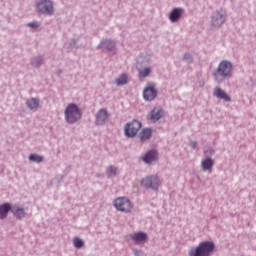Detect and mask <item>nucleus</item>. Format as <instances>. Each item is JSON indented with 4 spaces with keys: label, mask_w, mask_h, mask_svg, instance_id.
I'll list each match as a JSON object with an SVG mask.
<instances>
[{
    "label": "nucleus",
    "mask_w": 256,
    "mask_h": 256,
    "mask_svg": "<svg viewBox=\"0 0 256 256\" xmlns=\"http://www.w3.org/2000/svg\"><path fill=\"white\" fill-rule=\"evenodd\" d=\"M190 147L191 149H197L198 147L197 141H190Z\"/></svg>",
    "instance_id": "nucleus-32"
},
{
    "label": "nucleus",
    "mask_w": 256,
    "mask_h": 256,
    "mask_svg": "<svg viewBox=\"0 0 256 256\" xmlns=\"http://www.w3.org/2000/svg\"><path fill=\"white\" fill-rule=\"evenodd\" d=\"M159 159V152L155 149L147 151L141 158L146 165H153Z\"/></svg>",
    "instance_id": "nucleus-10"
},
{
    "label": "nucleus",
    "mask_w": 256,
    "mask_h": 256,
    "mask_svg": "<svg viewBox=\"0 0 256 256\" xmlns=\"http://www.w3.org/2000/svg\"><path fill=\"white\" fill-rule=\"evenodd\" d=\"M27 27H30V29H39L40 24L37 21H32L27 23Z\"/></svg>",
    "instance_id": "nucleus-29"
},
{
    "label": "nucleus",
    "mask_w": 256,
    "mask_h": 256,
    "mask_svg": "<svg viewBox=\"0 0 256 256\" xmlns=\"http://www.w3.org/2000/svg\"><path fill=\"white\" fill-rule=\"evenodd\" d=\"M64 117L66 123L74 125V123H77V121H80L81 117H83V112H81V109L77 104L70 103L64 110Z\"/></svg>",
    "instance_id": "nucleus-2"
},
{
    "label": "nucleus",
    "mask_w": 256,
    "mask_h": 256,
    "mask_svg": "<svg viewBox=\"0 0 256 256\" xmlns=\"http://www.w3.org/2000/svg\"><path fill=\"white\" fill-rule=\"evenodd\" d=\"M212 77L217 85L229 81L233 78V63L229 60H221L212 71Z\"/></svg>",
    "instance_id": "nucleus-1"
},
{
    "label": "nucleus",
    "mask_w": 256,
    "mask_h": 256,
    "mask_svg": "<svg viewBox=\"0 0 256 256\" xmlns=\"http://www.w3.org/2000/svg\"><path fill=\"white\" fill-rule=\"evenodd\" d=\"M26 106L30 111H35L39 107V98H30L26 101Z\"/></svg>",
    "instance_id": "nucleus-21"
},
{
    "label": "nucleus",
    "mask_w": 256,
    "mask_h": 256,
    "mask_svg": "<svg viewBox=\"0 0 256 256\" xmlns=\"http://www.w3.org/2000/svg\"><path fill=\"white\" fill-rule=\"evenodd\" d=\"M143 98L145 101H155L157 99V89L154 86H148L143 90Z\"/></svg>",
    "instance_id": "nucleus-13"
},
{
    "label": "nucleus",
    "mask_w": 256,
    "mask_h": 256,
    "mask_svg": "<svg viewBox=\"0 0 256 256\" xmlns=\"http://www.w3.org/2000/svg\"><path fill=\"white\" fill-rule=\"evenodd\" d=\"M79 43V39L77 38H72L69 43H68V47L70 49H79V47H85L84 44L81 45H77Z\"/></svg>",
    "instance_id": "nucleus-24"
},
{
    "label": "nucleus",
    "mask_w": 256,
    "mask_h": 256,
    "mask_svg": "<svg viewBox=\"0 0 256 256\" xmlns=\"http://www.w3.org/2000/svg\"><path fill=\"white\" fill-rule=\"evenodd\" d=\"M98 49H101L104 53H115V41L111 39H104L98 45Z\"/></svg>",
    "instance_id": "nucleus-9"
},
{
    "label": "nucleus",
    "mask_w": 256,
    "mask_h": 256,
    "mask_svg": "<svg viewBox=\"0 0 256 256\" xmlns=\"http://www.w3.org/2000/svg\"><path fill=\"white\" fill-rule=\"evenodd\" d=\"M204 153L206 155H215V149H213L211 146H208L204 149Z\"/></svg>",
    "instance_id": "nucleus-31"
},
{
    "label": "nucleus",
    "mask_w": 256,
    "mask_h": 256,
    "mask_svg": "<svg viewBox=\"0 0 256 256\" xmlns=\"http://www.w3.org/2000/svg\"><path fill=\"white\" fill-rule=\"evenodd\" d=\"M140 79H145V77H149L151 75V68L146 67L143 69L138 70Z\"/></svg>",
    "instance_id": "nucleus-25"
},
{
    "label": "nucleus",
    "mask_w": 256,
    "mask_h": 256,
    "mask_svg": "<svg viewBox=\"0 0 256 256\" xmlns=\"http://www.w3.org/2000/svg\"><path fill=\"white\" fill-rule=\"evenodd\" d=\"M215 251V243L211 241H202L196 248L189 250V256H211Z\"/></svg>",
    "instance_id": "nucleus-3"
},
{
    "label": "nucleus",
    "mask_w": 256,
    "mask_h": 256,
    "mask_svg": "<svg viewBox=\"0 0 256 256\" xmlns=\"http://www.w3.org/2000/svg\"><path fill=\"white\" fill-rule=\"evenodd\" d=\"M11 213L19 221H21V219H25V216L27 215L25 208L19 207L17 205L12 206Z\"/></svg>",
    "instance_id": "nucleus-15"
},
{
    "label": "nucleus",
    "mask_w": 256,
    "mask_h": 256,
    "mask_svg": "<svg viewBox=\"0 0 256 256\" xmlns=\"http://www.w3.org/2000/svg\"><path fill=\"white\" fill-rule=\"evenodd\" d=\"M183 59L186 63H193V55L189 53L184 54Z\"/></svg>",
    "instance_id": "nucleus-30"
},
{
    "label": "nucleus",
    "mask_w": 256,
    "mask_h": 256,
    "mask_svg": "<svg viewBox=\"0 0 256 256\" xmlns=\"http://www.w3.org/2000/svg\"><path fill=\"white\" fill-rule=\"evenodd\" d=\"M163 115H165V111L163 110V108L155 107L149 112L148 120L151 121V123H157L159 119L163 118Z\"/></svg>",
    "instance_id": "nucleus-12"
},
{
    "label": "nucleus",
    "mask_w": 256,
    "mask_h": 256,
    "mask_svg": "<svg viewBox=\"0 0 256 256\" xmlns=\"http://www.w3.org/2000/svg\"><path fill=\"white\" fill-rule=\"evenodd\" d=\"M42 64H43V56L42 55L35 56L31 59V65L33 67H41Z\"/></svg>",
    "instance_id": "nucleus-22"
},
{
    "label": "nucleus",
    "mask_w": 256,
    "mask_h": 256,
    "mask_svg": "<svg viewBox=\"0 0 256 256\" xmlns=\"http://www.w3.org/2000/svg\"><path fill=\"white\" fill-rule=\"evenodd\" d=\"M213 95L214 97H217V99H222V101H231V97L227 95V93L219 87L214 88Z\"/></svg>",
    "instance_id": "nucleus-16"
},
{
    "label": "nucleus",
    "mask_w": 256,
    "mask_h": 256,
    "mask_svg": "<svg viewBox=\"0 0 256 256\" xmlns=\"http://www.w3.org/2000/svg\"><path fill=\"white\" fill-rule=\"evenodd\" d=\"M213 159L211 157H206L201 161V169L202 171H210V169H213Z\"/></svg>",
    "instance_id": "nucleus-20"
},
{
    "label": "nucleus",
    "mask_w": 256,
    "mask_h": 256,
    "mask_svg": "<svg viewBox=\"0 0 256 256\" xmlns=\"http://www.w3.org/2000/svg\"><path fill=\"white\" fill-rule=\"evenodd\" d=\"M35 7L39 15H48V17H51L55 11L51 0H38L35 3Z\"/></svg>",
    "instance_id": "nucleus-4"
},
{
    "label": "nucleus",
    "mask_w": 256,
    "mask_h": 256,
    "mask_svg": "<svg viewBox=\"0 0 256 256\" xmlns=\"http://www.w3.org/2000/svg\"><path fill=\"white\" fill-rule=\"evenodd\" d=\"M116 85H118V86L127 85V74H121V75L116 79Z\"/></svg>",
    "instance_id": "nucleus-27"
},
{
    "label": "nucleus",
    "mask_w": 256,
    "mask_h": 256,
    "mask_svg": "<svg viewBox=\"0 0 256 256\" xmlns=\"http://www.w3.org/2000/svg\"><path fill=\"white\" fill-rule=\"evenodd\" d=\"M152 135H153V130L151 128H143L139 133V139L140 141H147L151 139Z\"/></svg>",
    "instance_id": "nucleus-19"
},
{
    "label": "nucleus",
    "mask_w": 256,
    "mask_h": 256,
    "mask_svg": "<svg viewBox=\"0 0 256 256\" xmlns=\"http://www.w3.org/2000/svg\"><path fill=\"white\" fill-rule=\"evenodd\" d=\"M227 21V16L223 10H216L211 15V27L219 28Z\"/></svg>",
    "instance_id": "nucleus-7"
},
{
    "label": "nucleus",
    "mask_w": 256,
    "mask_h": 256,
    "mask_svg": "<svg viewBox=\"0 0 256 256\" xmlns=\"http://www.w3.org/2000/svg\"><path fill=\"white\" fill-rule=\"evenodd\" d=\"M13 209V206L9 203H4L0 205V220L7 219V215H9V211Z\"/></svg>",
    "instance_id": "nucleus-18"
},
{
    "label": "nucleus",
    "mask_w": 256,
    "mask_h": 256,
    "mask_svg": "<svg viewBox=\"0 0 256 256\" xmlns=\"http://www.w3.org/2000/svg\"><path fill=\"white\" fill-rule=\"evenodd\" d=\"M114 207L117 211H121V213H131L133 203L127 197H119L114 200Z\"/></svg>",
    "instance_id": "nucleus-6"
},
{
    "label": "nucleus",
    "mask_w": 256,
    "mask_h": 256,
    "mask_svg": "<svg viewBox=\"0 0 256 256\" xmlns=\"http://www.w3.org/2000/svg\"><path fill=\"white\" fill-rule=\"evenodd\" d=\"M107 177L111 179V177L117 176V167L110 165L106 168Z\"/></svg>",
    "instance_id": "nucleus-23"
},
{
    "label": "nucleus",
    "mask_w": 256,
    "mask_h": 256,
    "mask_svg": "<svg viewBox=\"0 0 256 256\" xmlns=\"http://www.w3.org/2000/svg\"><path fill=\"white\" fill-rule=\"evenodd\" d=\"M107 119H109V112L107 111V109L102 108L98 110V112L95 115V125L101 127L105 123H107Z\"/></svg>",
    "instance_id": "nucleus-11"
},
{
    "label": "nucleus",
    "mask_w": 256,
    "mask_h": 256,
    "mask_svg": "<svg viewBox=\"0 0 256 256\" xmlns=\"http://www.w3.org/2000/svg\"><path fill=\"white\" fill-rule=\"evenodd\" d=\"M142 124L139 120H132L131 122H128L124 126V135L128 139H133V137L137 136V133H139V130L141 129Z\"/></svg>",
    "instance_id": "nucleus-5"
},
{
    "label": "nucleus",
    "mask_w": 256,
    "mask_h": 256,
    "mask_svg": "<svg viewBox=\"0 0 256 256\" xmlns=\"http://www.w3.org/2000/svg\"><path fill=\"white\" fill-rule=\"evenodd\" d=\"M142 187L144 189H152V191L159 190V178L155 175L148 176L141 181Z\"/></svg>",
    "instance_id": "nucleus-8"
},
{
    "label": "nucleus",
    "mask_w": 256,
    "mask_h": 256,
    "mask_svg": "<svg viewBox=\"0 0 256 256\" xmlns=\"http://www.w3.org/2000/svg\"><path fill=\"white\" fill-rule=\"evenodd\" d=\"M29 161H32L33 163H43V156H40L38 154H30L28 157Z\"/></svg>",
    "instance_id": "nucleus-26"
},
{
    "label": "nucleus",
    "mask_w": 256,
    "mask_h": 256,
    "mask_svg": "<svg viewBox=\"0 0 256 256\" xmlns=\"http://www.w3.org/2000/svg\"><path fill=\"white\" fill-rule=\"evenodd\" d=\"M73 245H74V247H76V249H81V247H83L85 245V242H83L81 240V238L75 237L73 239Z\"/></svg>",
    "instance_id": "nucleus-28"
},
{
    "label": "nucleus",
    "mask_w": 256,
    "mask_h": 256,
    "mask_svg": "<svg viewBox=\"0 0 256 256\" xmlns=\"http://www.w3.org/2000/svg\"><path fill=\"white\" fill-rule=\"evenodd\" d=\"M130 239H132L135 243H145V241H147V233L137 232L130 234Z\"/></svg>",
    "instance_id": "nucleus-17"
},
{
    "label": "nucleus",
    "mask_w": 256,
    "mask_h": 256,
    "mask_svg": "<svg viewBox=\"0 0 256 256\" xmlns=\"http://www.w3.org/2000/svg\"><path fill=\"white\" fill-rule=\"evenodd\" d=\"M183 13H185V9L183 8H174L169 14V19L171 23H177L181 17H183Z\"/></svg>",
    "instance_id": "nucleus-14"
}]
</instances>
